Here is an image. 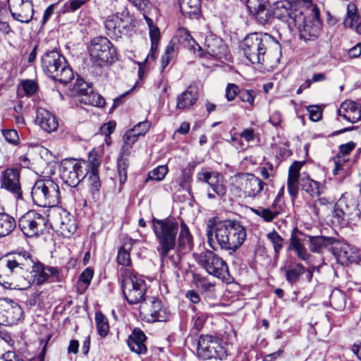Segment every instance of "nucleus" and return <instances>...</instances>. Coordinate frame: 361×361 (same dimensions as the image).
<instances>
[{"label": "nucleus", "mask_w": 361, "mask_h": 361, "mask_svg": "<svg viewBox=\"0 0 361 361\" xmlns=\"http://www.w3.org/2000/svg\"><path fill=\"white\" fill-rule=\"evenodd\" d=\"M252 212L257 215L258 216L262 218L265 221L270 222L274 220L278 215L279 212L272 210L270 208H262L259 207L257 209H251Z\"/></svg>", "instance_id": "nucleus-49"}, {"label": "nucleus", "mask_w": 361, "mask_h": 361, "mask_svg": "<svg viewBox=\"0 0 361 361\" xmlns=\"http://www.w3.org/2000/svg\"><path fill=\"white\" fill-rule=\"evenodd\" d=\"M32 259L21 254L8 255L0 259V285L5 288L25 290L33 283L28 271Z\"/></svg>", "instance_id": "nucleus-3"}, {"label": "nucleus", "mask_w": 361, "mask_h": 361, "mask_svg": "<svg viewBox=\"0 0 361 361\" xmlns=\"http://www.w3.org/2000/svg\"><path fill=\"white\" fill-rule=\"evenodd\" d=\"M85 0H69L64 3L61 11L63 13H72L80 8Z\"/></svg>", "instance_id": "nucleus-54"}, {"label": "nucleus", "mask_w": 361, "mask_h": 361, "mask_svg": "<svg viewBox=\"0 0 361 361\" xmlns=\"http://www.w3.org/2000/svg\"><path fill=\"white\" fill-rule=\"evenodd\" d=\"M168 173V167L166 165H161L150 171L146 181L148 180H162Z\"/></svg>", "instance_id": "nucleus-50"}, {"label": "nucleus", "mask_w": 361, "mask_h": 361, "mask_svg": "<svg viewBox=\"0 0 361 361\" xmlns=\"http://www.w3.org/2000/svg\"><path fill=\"white\" fill-rule=\"evenodd\" d=\"M299 180L300 178H288L287 180L288 192L293 201L298 196L299 192Z\"/></svg>", "instance_id": "nucleus-55"}, {"label": "nucleus", "mask_w": 361, "mask_h": 361, "mask_svg": "<svg viewBox=\"0 0 361 361\" xmlns=\"http://www.w3.org/2000/svg\"><path fill=\"white\" fill-rule=\"evenodd\" d=\"M85 104H89L95 106H102L105 104L104 99L97 93L90 92L82 100Z\"/></svg>", "instance_id": "nucleus-51"}, {"label": "nucleus", "mask_w": 361, "mask_h": 361, "mask_svg": "<svg viewBox=\"0 0 361 361\" xmlns=\"http://www.w3.org/2000/svg\"><path fill=\"white\" fill-rule=\"evenodd\" d=\"M127 24L121 17L117 15H112L107 18L105 21V28L106 33L111 37H118L121 35Z\"/></svg>", "instance_id": "nucleus-30"}, {"label": "nucleus", "mask_w": 361, "mask_h": 361, "mask_svg": "<svg viewBox=\"0 0 361 361\" xmlns=\"http://www.w3.org/2000/svg\"><path fill=\"white\" fill-rule=\"evenodd\" d=\"M338 114L340 116L353 123H356L361 118L360 109L357 103L351 100L342 102Z\"/></svg>", "instance_id": "nucleus-29"}, {"label": "nucleus", "mask_w": 361, "mask_h": 361, "mask_svg": "<svg viewBox=\"0 0 361 361\" xmlns=\"http://www.w3.org/2000/svg\"><path fill=\"white\" fill-rule=\"evenodd\" d=\"M94 275V271L90 267L86 268L80 274L79 282L84 285L83 290H85L90 285Z\"/></svg>", "instance_id": "nucleus-58"}, {"label": "nucleus", "mask_w": 361, "mask_h": 361, "mask_svg": "<svg viewBox=\"0 0 361 361\" xmlns=\"http://www.w3.org/2000/svg\"><path fill=\"white\" fill-rule=\"evenodd\" d=\"M198 99L197 87L195 85H190L188 88L176 98L177 109H190Z\"/></svg>", "instance_id": "nucleus-27"}, {"label": "nucleus", "mask_w": 361, "mask_h": 361, "mask_svg": "<svg viewBox=\"0 0 361 361\" xmlns=\"http://www.w3.org/2000/svg\"><path fill=\"white\" fill-rule=\"evenodd\" d=\"M135 240L130 239L123 243L119 248L117 255V262L122 265L121 268H129L131 264L130 251L133 247Z\"/></svg>", "instance_id": "nucleus-34"}, {"label": "nucleus", "mask_w": 361, "mask_h": 361, "mask_svg": "<svg viewBox=\"0 0 361 361\" xmlns=\"http://www.w3.org/2000/svg\"><path fill=\"white\" fill-rule=\"evenodd\" d=\"M152 230L158 243L157 250L162 262L169 258L172 263L176 266L178 261L173 256H169L170 251L176 248L178 245L179 252H187L192 247V238L189 228L185 224H182L179 235V226L177 221L173 219L166 218L152 219Z\"/></svg>", "instance_id": "nucleus-1"}, {"label": "nucleus", "mask_w": 361, "mask_h": 361, "mask_svg": "<svg viewBox=\"0 0 361 361\" xmlns=\"http://www.w3.org/2000/svg\"><path fill=\"white\" fill-rule=\"evenodd\" d=\"M87 164L85 161L65 159L61 162L60 173L63 181L71 187H75L85 178Z\"/></svg>", "instance_id": "nucleus-10"}, {"label": "nucleus", "mask_w": 361, "mask_h": 361, "mask_svg": "<svg viewBox=\"0 0 361 361\" xmlns=\"http://www.w3.org/2000/svg\"><path fill=\"white\" fill-rule=\"evenodd\" d=\"M207 243L213 250L218 247L229 253L235 252L246 238L245 227L235 220H209L206 228Z\"/></svg>", "instance_id": "nucleus-2"}, {"label": "nucleus", "mask_w": 361, "mask_h": 361, "mask_svg": "<svg viewBox=\"0 0 361 361\" xmlns=\"http://www.w3.org/2000/svg\"><path fill=\"white\" fill-rule=\"evenodd\" d=\"M16 226L14 218L6 213H0V238L9 235Z\"/></svg>", "instance_id": "nucleus-38"}, {"label": "nucleus", "mask_w": 361, "mask_h": 361, "mask_svg": "<svg viewBox=\"0 0 361 361\" xmlns=\"http://www.w3.org/2000/svg\"><path fill=\"white\" fill-rule=\"evenodd\" d=\"M179 6L183 15H196L200 10V0H179Z\"/></svg>", "instance_id": "nucleus-41"}, {"label": "nucleus", "mask_w": 361, "mask_h": 361, "mask_svg": "<svg viewBox=\"0 0 361 361\" xmlns=\"http://www.w3.org/2000/svg\"><path fill=\"white\" fill-rule=\"evenodd\" d=\"M226 53L227 47L221 38L212 35L206 37L202 47V56L221 59L226 57Z\"/></svg>", "instance_id": "nucleus-21"}, {"label": "nucleus", "mask_w": 361, "mask_h": 361, "mask_svg": "<svg viewBox=\"0 0 361 361\" xmlns=\"http://www.w3.org/2000/svg\"><path fill=\"white\" fill-rule=\"evenodd\" d=\"M128 156L126 152L121 150L117 160V169L121 183H124L127 180V169L129 165Z\"/></svg>", "instance_id": "nucleus-42"}, {"label": "nucleus", "mask_w": 361, "mask_h": 361, "mask_svg": "<svg viewBox=\"0 0 361 361\" xmlns=\"http://www.w3.org/2000/svg\"><path fill=\"white\" fill-rule=\"evenodd\" d=\"M138 137H140L139 134L134 131L133 128L128 130L123 137L124 145L122 147L121 150L129 154L130 148L137 142Z\"/></svg>", "instance_id": "nucleus-48"}, {"label": "nucleus", "mask_w": 361, "mask_h": 361, "mask_svg": "<svg viewBox=\"0 0 361 361\" xmlns=\"http://www.w3.org/2000/svg\"><path fill=\"white\" fill-rule=\"evenodd\" d=\"M35 123L47 133L55 131L59 126L58 120L55 115L42 107L37 109Z\"/></svg>", "instance_id": "nucleus-24"}, {"label": "nucleus", "mask_w": 361, "mask_h": 361, "mask_svg": "<svg viewBox=\"0 0 361 361\" xmlns=\"http://www.w3.org/2000/svg\"><path fill=\"white\" fill-rule=\"evenodd\" d=\"M2 135L4 137L5 140L14 145H16L19 143L20 139L18 134V132L14 129H8L3 130Z\"/></svg>", "instance_id": "nucleus-57"}, {"label": "nucleus", "mask_w": 361, "mask_h": 361, "mask_svg": "<svg viewBox=\"0 0 361 361\" xmlns=\"http://www.w3.org/2000/svg\"><path fill=\"white\" fill-rule=\"evenodd\" d=\"M335 255L338 260L341 261V263L353 262L355 260L354 248L348 244H344L337 247Z\"/></svg>", "instance_id": "nucleus-40"}, {"label": "nucleus", "mask_w": 361, "mask_h": 361, "mask_svg": "<svg viewBox=\"0 0 361 361\" xmlns=\"http://www.w3.org/2000/svg\"><path fill=\"white\" fill-rule=\"evenodd\" d=\"M47 219L39 213L30 210L23 215L18 221L22 232L28 237L38 235L45 230Z\"/></svg>", "instance_id": "nucleus-13"}, {"label": "nucleus", "mask_w": 361, "mask_h": 361, "mask_svg": "<svg viewBox=\"0 0 361 361\" xmlns=\"http://www.w3.org/2000/svg\"><path fill=\"white\" fill-rule=\"evenodd\" d=\"M302 166V163L300 161H294L288 169V178H300V171Z\"/></svg>", "instance_id": "nucleus-64"}, {"label": "nucleus", "mask_w": 361, "mask_h": 361, "mask_svg": "<svg viewBox=\"0 0 361 361\" xmlns=\"http://www.w3.org/2000/svg\"><path fill=\"white\" fill-rule=\"evenodd\" d=\"M348 161L346 156L337 154L334 158L335 167L333 173L335 176H339L338 178L343 179L348 174V166L345 164Z\"/></svg>", "instance_id": "nucleus-39"}, {"label": "nucleus", "mask_w": 361, "mask_h": 361, "mask_svg": "<svg viewBox=\"0 0 361 361\" xmlns=\"http://www.w3.org/2000/svg\"><path fill=\"white\" fill-rule=\"evenodd\" d=\"M31 271H30L32 278L33 279V283L41 285L44 283L50 276L55 275L57 273V269L54 267H44L40 262L32 263L30 267Z\"/></svg>", "instance_id": "nucleus-25"}, {"label": "nucleus", "mask_w": 361, "mask_h": 361, "mask_svg": "<svg viewBox=\"0 0 361 361\" xmlns=\"http://www.w3.org/2000/svg\"><path fill=\"white\" fill-rule=\"evenodd\" d=\"M128 1L142 12H147L152 7L149 0H128Z\"/></svg>", "instance_id": "nucleus-60"}, {"label": "nucleus", "mask_w": 361, "mask_h": 361, "mask_svg": "<svg viewBox=\"0 0 361 361\" xmlns=\"http://www.w3.org/2000/svg\"><path fill=\"white\" fill-rule=\"evenodd\" d=\"M150 127V122H149L148 121H145L138 123L133 128V129L137 134H139V136H142L145 135L149 131Z\"/></svg>", "instance_id": "nucleus-61"}, {"label": "nucleus", "mask_w": 361, "mask_h": 361, "mask_svg": "<svg viewBox=\"0 0 361 361\" xmlns=\"http://www.w3.org/2000/svg\"><path fill=\"white\" fill-rule=\"evenodd\" d=\"M95 323L98 334L103 338L106 336L109 331V325L107 318L102 312H96Z\"/></svg>", "instance_id": "nucleus-45"}, {"label": "nucleus", "mask_w": 361, "mask_h": 361, "mask_svg": "<svg viewBox=\"0 0 361 361\" xmlns=\"http://www.w3.org/2000/svg\"><path fill=\"white\" fill-rule=\"evenodd\" d=\"M245 1L247 9L259 23L265 25L272 19V10L268 0Z\"/></svg>", "instance_id": "nucleus-20"}, {"label": "nucleus", "mask_w": 361, "mask_h": 361, "mask_svg": "<svg viewBox=\"0 0 361 361\" xmlns=\"http://www.w3.org/2000/svg\"><path fill=\"white\" fill-rule=\"evenodd\" d=\"M23 311L16 301L7 298H0V324L11 326L21 319Z\"/></svg>", "instance_id": "nucleus-15"}, {"label": "nucleus", "mask_w": 361, "mask_h": 361, "mask_svg": "<svg viewBox=\"0 0 361 361\" xmlns=\"http://www.w3.org/2000/svg\"><path fill=\"white\" fill-rule=\"evenodd\" d=\"M197 353L204 360L223 359L225 350L217 338L210 335H202L197 343Z\"/></svg>", "instance_id": "nucleus-14"}, {"label": "nucleus", "mask_w": 361, "mask_h": 361, "mask_svg": "<svg viewBox=\"0 0 361 361\" xmlns=\"http://www.w3.org/2000/svg\"><path fill=\"white\" fill-rule=\"evenodd\" d=\"M295 7V5L288 0L278 1L272 11L273 16H275L278 19L286 22Z\"/></svg>", "instance_id": "nucleus-33"}, {"label": "nucleus", "mask_w": 361, "mask_h": 361, "mask_svg": "<svg viewBox=\"0 0 361 361\" xmlns=\"http://www.w3.org/2000/svg\"><path fill=\"white\" fill-rule=\"evenodd\" d=\"M300 235H302V233L300 232L298 228H295L292 231L288 250L295 251L298 257L301 260L305 262L307 264H311L312 255L305 247L303 243L304 240L301 239Z\"/></svg>", "instance_id": "nucleus-22"}, {"label": "nucleus", "mask_w": 361, "mask_h": 361, "mask_svg": "<svg viewBox=\"0 0 361 361\" xmlns=\"http://www.w3.org/2000/svg\"><path fill=\"white\" fill-rule=\"evenodd\" d=\"M147 337L144 332L139 329H135L132 334L128 336L127 343L130 350L136 354H145L147 347L145 342Z\"/></svg>", "instance_id": "nucleus-28"}, {"label": "nucleus", "mask_w": 361, "mask_h": 361, "mask_svg": "<svg viewBox=\"0 0 361 361\" xmlns=\"http://www.w3.org/2000/svg\"><path fill=\"white\" fill-rule=\"evenodd\" d=\"M197 261L210 275L224 279L229 274L226 262L213 251L202 252L198 255Z\"/></svg>", "instance_id": "nucleus-11"}, {"label": "nucleus", "mask_w": 361, "mask_h": 361, "mask_svg": "<svg viewBox=\"0 0 361 361\" xmlns=\"http://www.w3.org/2000/svg\"><path fill=\"white\" fill-rule=\"evenodd\" d=\"M73 89L78 94L85 97L90 92H91L92 87L82 78H77Z\"/></svg>", "instance_id": "nucleus-53"}, {"label": "nucleus", "mask_w": 361, "mask_h": 361, "mask_svg": "<svg viewBox=\"0 0 361 361\" xmlns=\"http://www.w3.org/2000/svg\"><path fill=\"white\" fill-rule=\"evenodd\" d=\"M41 65L48 77L61 83H67L73 78V73L66 59L56 49L48 51L42 55Z\"/></svg>", "instance_id": "nucleus-5"}, {"label": "nucleus", "mask_w": 361, "mask_h": 361, "mask_svg": "<svg viewBox=\"0 0 361 361\" xmlns=\"http://www.w3.org/2000/svg\"><path fill=\"white\" fill-rule=\"evenodd\" d=\"M20 178V170L19 168L11 167L6 169L1 173V188L11 192L16 200L22 199L23 191Z\"/></svg>", "instance_id": "nucleus-17"}, {"label": "nucleus", "mask_w": 361, "mask_h": 361, "mask_svg": "<svg viewBox=\"0 0 361 361\" xmlns=\"http://www.w3.org/2000/svg\"><path fill=\"white\" fill-rule=\"evenodd\" d=\"M305 268L300 263L286 266L284 268L286 281L291 285L295 284L301 275L305 272Z\"/></svg>", "instance_id": "nucleus-35"}, {"label": "nucleus", "mask_w": 361, "mask_h": 361, "mask_svg": "<svg viewBox=\"0 0 361 361\" xmlns=\"http://www.w3.org/2000/svg\"><path fill=\"white\" fill-rule=\"evenodd\" d=\"M85 162L87 164V169H90V170H98V167L100 164V162L98 159L97 153L94 150L90 152L88 162Z\"/></svg>", "instance_id": "nucleus-59"}, {"label": "nucleus", "mask_w": 361, "mask_h": 361, "mask_svg": "<svg viewBox=\"0 0 361 361\" xmlns=\"http://www.w3.org/2000/svg\"><path fill=\"white\" fill-rule=\"evenodd\" d=\"M267 238L271 243L275 256L278 257L279 252L283 247L285 240L276 231H272L271 232L267 234Z\"/></svg>", "instance_id": "nucleus-47"}, {"label": "nucleus", "mask_w": 361, "mask_h": 361, "mask_svg": "<svg viewBox=\"0 0 361 361\" xmlns=\"http://www.w3.org/2000/svg\"><path fill=\"white\" fill-rule=\"evenodd\" d=\"M173 52L174 44L173 43H169L166 47L164 54L161 57V65L162 70H164L170 63L173 56Z\"/></svg>", "instance_id": "nucleus-56"}, {"label": "nucleus", "mask_w": 361, "mask_h": 361, "mask_svg": "<svg viewBox=\"0 0 361 361\" xmlns=\"http://www.w3.org/2000/svg\"><path fill=\"white\" fill-rule=\"evenodd\" d=\"M329 205H331V202L326 198L322 197L317 200L313 205L312 208L314 210V212L316 215H319V212L324 207H328Z\"/></svg>", "instance_id": "nucleus-63"}, {"label": "nucleus", "mask_w": 361, "mask_h": 361, "mask_svg": "<svg viewBox=\"0 0 361 361\" xmlns=\"http://www.w3.org/2000/svg\"><path fill=\"white\" fill-rule=\"evenodd\" d=\"M119 279L123 295L129 304L143 302L147 291V283L142 275L130 268H121Z\"/></svg>", "instance_id": "nucleus-4"}, {"label": "nucleus", "mask_w": 361, "mask_h": 361, "mask_svg": "<svg viewBox=\"0 0 361 361\" xmlns=\"http://www.w3.org/2000/svg\"><path fill=\"white\" fill-rule=\"evenodd\" d=\"M140 313L144 314L148 322H165L169 319L170 312L161 305V302L151 298L148 301L145 300L140 306Z\"/></svg>", "instance_id": "nucleus-16"}, {"label": "nucleus", "mask_w": 361, "mask_h": 361, "mask_svg": "<svg viewBox=\"0 0 361 361\" xmlns=\"http://www.w3.org/2000/svg\"><path fill=\"white\" fill-rule=\"evenodd\" d=\"M244 193L250 197H255L262 190L264 183L251 173H243L240 176Z\"/></svg>", "instance_id": "nucleus-23"}, {"label": "nucleus", "mask_w": 361, "mask_h": 361, "mask_svg": "<svg viewBox=\"0 0 361 361\" xmlns=\"http://www.w3.org/2000/svg\"><path fill=\"white\" fill-rule=\"evenodd\" d=\"M309 247L311 252H322L329 245L331 244V240L324 236L308 235Z\"/></svg>", "instance_id": "nucleus-36"}, {"label": "nucleus", "mask_w": 361, "mask_h": 361, "mask_svg": "<svg viewBox=\"0 0 361 361\" xmlns=\"http://www.w3.org/2000/svg\"><path fill=\"white\" fill-rule=\"evenodd\" d=\"M53 224L57 232L64 238H70L77 229L75 219L63 209H58L53 215Z\"/></svg>", "instance_id": "nucleus-18"}, {"label": "nucleus", "mask_w": 361, "mask_h": 361, "mask_svg": "<svg viewBox=\"0 0 361 361\" xmlns=\"http://www.w3.org/2000/svg\"><path fill=\"white\" fill-rule=\"evenodd\" d=\"M238 97L243 102H247L249 108H251L254 105L256 92L252 90H240Z\"/></svg>", "instance_id": "nucleus-52"}, {"label": "nucleus", "mask_w": 361, "mask_h": 361, "mask_svg": "<svg viewBox=\"0 0 361 361\" xmlns=\"http://www.w3.org/2000/svg\"><path fill=\"white\" fill-rule=\"evenodd\" d=\"M8 13L13 19L24 23H29L34 13L32 0H8Z\"/></svg>", "instance_id": "nucleus-19"}, {"label": "nucleus", "mask_w": 361, "mask_h": 361, "mask_svg": "<svg viewBox=\"0 0 361 361\" xmlns=\"http://www.w3.org/2000/svg\"><path fill=\"white\" fill-rule=\"evenodd\" d=\"M149 30V37L151 40V49L150 52L148 54L147 58L145 59V61H147L149 58H151L152 59H155L158 49V44L160 39L159 29L157 26L152 27Z\"/></svg>", "instance_id": "nucleus-43"}, {"label": "nucleus", "mask_w": 361, "mask_h": 361, "mask_svg": "<svg viewBox=\"0 0 361 361\" xmlns=\"http://www.w3.org/2000/svg\"><path fill=\"white\" fill-rule=\"evenodd\" d=\"M197 179L200 182L208 185L207 196L209 200L221 199L226 194V186L223 176L216 171H201L197 173Z\"/></svg>", "instance_id": "nucleus-12"}, {"label": "nucleus", "mask_w": 361, "mask_h": 361, "mask_svg": "<svg viewBox=\"0 0 361 361\" xmlns=\"http://www.w3.org/2000/svg\"><path fill=\"white\" fill-rule=\"evenodd\" d=\"M272 37L267 33H251L245 37L241 47L248 61L252 63H263L268 46Z\"/></svg>", "instance_id": "nucleus-6"}, {"label": "nucleus", "mask_w": 361, "mask_h": 361, "mask_svg": "<svg viewBox=\"0 0 361 361\" xmlns=\"http://www.w3.org/2000/svg\"><path fill=\"white\" fill-rule=\"evenodd\" d=\"M177 36L178 37L179 44L188 48L189 50L193 51L198 56L202 57V47L196 43L188 30L185 28L179 29Z\"/></svg>", "instance_id": "nucleus-31"}, {"label": "nucleus", "mask_w": 361, "mask_h": 361, "mask_svg": "<svg viewBox=\"0 0 361 361\" xmlns=\"http://www.w3.org/2000/svg\"><path fill=\"white\" fill-rule=\"evenodd\" d=\"M312 11L314 13V16L317 19L314 21L307 20L301 26V29H299L298 31L300 38L305 41L316 39L320 33V25L318 21L319 9L314 7Z\"/></svg>", "instance_id": "nucleus-26"}, {"label": "nucleus", "mask_w": 361, "mask_h": 361, "mask_svg": "<svg viewBox=\"0 0 361 361\" xmlns=\"http://www.w3.org/2000/svg\"><path fill=\"white\" fill-rule=\"evenodd\" d=\"M300 182L302 189L312 197L318 196L322 192V184L311 179L309 176L301 178Z\"/></svg>", "instance_id": "nucleus-37"}, {"label": "nucleus", "mask_w": 361, "mask_h": 361, "mask_svg": "<svg viewBox=\"0 0 361 361\" xmlns=\"http://www.w3.org/2000/svg\"><path fill=\"white\" fill-rule=\"evenodd\" d=\"M360 18L355 7L353 5L348 6L343 25L345 27L353 29L356 25L361 22Z\"/></svg>", "instance_id": "nucleus-44"}, {"label": "nucleus", "mask_w": 361, "mask_h": 361, "mask_svg": "<svg viewBox=\"0 0 361 361\" xmlns=\"http://www.w3.org/2000/svg\"><path fill=\"white\" fill-rule=\"evenodd\" d=\"M35 204L42 207H52L59 203L60 192L59 185L51 179L38 180L31 192Z\"/></svg>", "instance_id": "nucleus-7"}, {"label": "nucleus", "mask_w": 361, "mask_h": 361, "mask_svg": "<svg viewBox=\"0 0 361 361\" xmlns=\"http://www.w3.org/2000/svg\"><path fill=\"white\" fill-rule=\"evenodd\" d=\"M240 89L238 86L233 83H229L226 89V97L228 101H233L238 95Z\"/></svg>", "instance_id": "nucleus-62"}, {"label": "nucleus", "mask_w": 361, "mask_h": 361, "mask_svg": "<svg viewBox=\"0 0 361 361\" xmlns=\"http://www.w3.org/2000/svg\"><path fill=\"white\" fill-rule=\"evenodd\" d=\"M85 173H87L85 176L87 179L88 185L91 192L94 193L99 190L101 183L99 177L98 170H90L85 171Z\"/></svg>", "instance_id": "nucleus-46"}, {"label": "nucleus", "mask_w": 361, "mask_h": 361, "mask_svg": "<svg viewBox=\"0 0 361 361\" xmlns=\"http://www.w3.org/2000/svg\"><path fill=\"white\" fill-rule=\"evenodd\" d=\"M90 61L97 66L111 64L116 59V51L113 44L104 37L93 39L89 48Z\"/></svg>", "instance_id": "nucleus-8"}, {"label": "nucleus", "mask_w": 361, "mask_h": 361, "mask_svg": "<svg viewBox=\"0 0 361 361\" xmlns=\"http://www.w3.org/2000/svg\"><path fill=\"white\" fill-rule=\"evenodd\" d=\"M307 18L304 15L303 8L301 6L295 7L294 10L290 12L289 17L286 20V23L290 31H298L301 29V26L306 22Z\"/></svg>", "instance_id": "nucleus-32"}, {"label": "nucleus", "mask_w": 361, "mask_h": 361, "mask_svg": "<svg viewBox=\"0 0 361 361\" xmlns=\"http://www.w3.org/2000/svg\"><path fill=\"white\" fill-rule=\"evenodd\" d=\"M334 216L338 221H346L361 225V211L357 208V200L349 193H343L334 206Z\"/></svg>", "instance_id": "nucleus-9"}]
</instances>
